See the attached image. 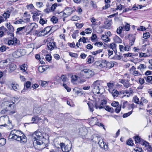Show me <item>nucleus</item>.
<instances>
[{
    "instance_id": "nucleus-1",
    "label": "nucleus",
    "mask_w": 152,
    "mask_h": 152,
    "mask_svg": "<svg viewBox=\"0 0 152 152\" xmlns=\"http://www.w3.org/2000/svg\"><path fill=\"white\" fill-rule=\"evenodd\" d=\"M9 137L12 139L20 141L22 143H25L27 142L26 136L18 130H13L11 131Z\"/></svg>"
},
{
    "instance_id": "nucleus-2",
    "label": "nucleus",
    "mask_w": 152,
    "mask_h": 152,
    "mask_svg": "<svg viewBox=\"0 0 152 152\" xmlns=\"http://www.w3.org/2000/svg\"><path fill=\"white\" fill-rule=\"evenodd\" d=\"M32 139L34 141H36L37 145L42 146V148H44L45 144L43 142L44 139L42 133L39 131H37L32 135Z\"/></svg>"
},
{
    "instance_id": "nucleus-3",
    "label": "nucleus",
    "mask_w": 152,
    "mask_h": 152,
    "mask_svg": "<svg viewBox=\"0 0 152 152\" xmlns=\"http://www.w3.org/2000/svg\"><path fill=\"white\" fill-rule=\"evenodd\" d=\"M101 82L97 80L95 81L91 86L92 91L94 94L102 93V90L103 89L101 85Z\"/></svg>"
},
{
    "instance_id": "nucleus-4",
    "label": "nucleus",
    "mask_w": 152,
    "mask_h": 152,
    "mask_svg": "<svg viewBox=\"0 0 152 152\" xmlns=\"http://www.w3.org/2000/svg\"><path fill=\"white\" fill-rule=\"evenodd\" d=\"M94 71L89 69H85L81 71L80 75L82 77L90 78L94 75Z\"/></svg>"
},
{
    "instance_id": "nucleus-5",
    "label": "nucleus",
    "mask_w": 152,
    "mask_h": 152,
    "mask_svg": "<svg viewBox=\"0 0 152 152\" xmlns=\"http://www.w3.org/2000/svg\"><path fill=\"white\" fill-rule=\"evenodd\" d=\"M8 125L10 127H12L11 125V122L9 120L8 117L7 115H4L0 117V126H5Z\"/></svg>"
},
{
    "instance_id": "nucleus-6",
    "label": "nucleus",
    "mask_w": 152,
    "mask_h": 152,
    "mask_svg": "<svg viewBox=\"0 0 152 152\" xmlns=\"http://www.w3.org/2000/svg\"><path fill=\"white\" fill-rule=\"evenodd\" d=\"M58 146H56V147L58 148H61L63 152H69L71 150L72 148V145H66L65 143L63 142H61L60 144H58Z\"/></svg>"
},
{
    "instance_id": "nucleus-7",
    "label": "nucleus",
    "mask_w": 152,
    "mask_h": 152,
    "mask_svg": "<svg viewBox=\"0 0 152 152\" xmlns=\"http://www.w3.org/2000/svg\"><path fill=\"white\" fill-rule=\"evenodd\" d=\"M23 51L24 50L23 49H18L12 53V56L15 58H19L23 55Z\"/></svg>"
},
{
    "instance_id": "nucleus-8",
    "label": "nucleus",
    "mask_w": 152,
    "mask_h": 152,
    "mask_svg": "<svg viewBox=\"0 0 152 152\" xmlns=\"http://www.w3.org/2000/svg\"><path fill=\"white\" fill-rule=\"evenodd\" d=\"M10 60L7 59L4 60L0 61V68H2L6 67H8L9 64Z\"/></svg>"
},
{
    "instance_id": "nucleus-9",
    "label": "nucleus",
    "mask_w": 152,
    "mask_h": 152,
    "mask_svg": "<svg viewBox=\"0 0 152 152\" xmlns=\"http://www.w3.org/2000/svg\"><path fill=\"white\" fill-rule=\"evenodd\" d=\"M107 61L106 60H103L100 63L99 61H97L95 62V64L97 66L98 68H100L107 66Z\"/></svg>"
},
{
    "instance_id": "nucleus-10",
    "label": "nucleus",
    "mask_w": 152,
    "mask_h": 152,
    "mask_svg": "<svg viewBox=\"0 0 152 152\" xmlns=\"http://www.w3.org/2000/svg\"><path fill=\"white\" fill-rule=\"evenodd\" d=\"M141 144L142 145L145 146L148 151H152V148L151 145H149L148 142L144 140L142 141Z\"/></svg>"
},
{
    "instance_id": "nucleus-11",
    "label": "nucleus",
    "mask_w": 152,
    "mask_h": 152,
    "mask_svg": "<svg viewBox=\"0 0 152 152\" xmlns=\"http://www.w3.org/2000/svg\"><path fill=\"white\" fill-rule=\"evenodd\" d=\"M18 42L19 41L17 39V38H13V39L9 40L7 42L9 45H12L18 44Z\"/></svg>"
},
{
    "instance_id": "nucleus-12",
    "label": "nucleus",
    "mask_w": 152,
    "mask_h": 152,
    "mask_svg": "<svg viewBox=\"0 0 152 152\" xmlns=\"http://www.w3.org/2000/svg\"><path fill=\"white\" fill-rule=\"evenodd\" d=\"M107 103V101L105 100H103L101 101V104L99 106L97 103H96L95 104V107L96 109H97L98 108L99 109L105 107V105Z\"/></svg>"
},
{
    "instance_id": "nucleus-13",
    "label": "nucleus",
    "mask_w": 152,
    "mask_h": 152,
    "mask_svg": "<svg viewBox=\"0 0 152 152\" xmlns=\"http://www.w3.org/2000/svg\"><path fill=\"white\" fill-rule=\"evenodd\" d=\"M47 46L48 49L50 50H53L56 48V42H50L48 43Z\"/></svg>"
},
{
    "instance_id": "nucleus-14",
    "label": "nucleus",
    "mask_w": 152,
    "mask_h": 152,
    "mask_svg": "<svg viewBox=\"0 0 152 152\" xmlns=\"http://www.w3.org/2000/svg\"><path fill=\"white\" fill-rule=\"evenodd\" d=\"M98 144L102 148L104 149V150H107L108 148V146L104 143L102 140H100L98 142Z\"/></svg>"
},
{
    "instance_id": "nucleus-15",
    "label": "nucleus",
    "mask_w": 152,
    "mask_h": 152,
    "mask_svg": "<svg viewBox=\"0 0 152 152\" xmlns=\"http://www.w3.org/2000/svg\"><path fill=\"white\" fill-rule=\"evenodd\" d=\"M130 77L129 75L127 74H124L122 77V79H119V82L120 83H122L124 81H126L127 80H129Z\"/></svg>"
},
{
    "instance_id": "nucleus-16",
    "label": "nucleus",
    "mask_w": 152,
    "mask_h": 152,
    "mask_svg": "<svg viewBox=\"0 0 152 152\" xmlns=\"http://www.w3.org/2000/svg\"><path fill=\"white\" fill-rule=\"evenodd\" d=\"M8 66H9V71L10 72H12L16 69V65L13 63H11L10 61L8 67Z\"/></svg>"
},
{
    "instance_id": "nucleus-17",
    "label": "nucleus",
    "mask_w": 152,
    "mask_h": 152,
    "mask_svg": "<svg viewBox=\"0 0 152 152\" xmlns=\"http://www.w3.org/2000/svg\"><path fill=\"white\" fill-rule=\"evenodd\" d=\"M27 65L25 64H22L20 66V70L22 71L24 75H27L28 74V72L26 71L27 67Z\"/></svg>"
},
{
    "instance_id": "nucleus-18",
    "label": "nucleus",
    "mask_w": 152,
    "mask_h": 152,
    "mask_svg": "<svg viewBox=\"0 0 152 152\" xmlns=\"http://www.w3.org/2000/svg\"><path fill=\"white\" fill-rule=\"evenodd\" d=\"M4 104L7 106L6 108L7 110H10V107L12 106V105L14 104V102L11 101L5 102L4 103Z\"/></svg>"
},
{
    "instance_id": "nucleus-19",
    "label": "nucleus",
    "mask_w": 152,
    "mask_h": 152,
    "mask_svg": "<svg viewBox=\"0 0 152 152\" xmlns=\"http://www.w3.org/2000/svg\"><path fill=\"white\" fill-rule=\"evenodd\" d=\"M48 68H49V66H40L39 67L38 70L40 72H43Z\"/></svg>"
},
{
    "instance_id": "nucleus-20",
    "label": "nucleus",
    "mask_w": 152,
    "mask_h": 152,
    "mask_svg": "<svg viewBox=\"0 0 152 152\" xmlns=\"http://www.w3.org/2000/svg\"><path fill=\"white\" fill-rule=\"evenodd\" d=\"M10 86L14 91H16L18 90L19 87L18 85L16 83L12 82L10 85Z\"/></svg>"
},
{
    "instance_id": "nucleus-21",
    "label": "nucleus",
    "mask_w": 152,
    "mask_h": 152,
    "mask_svg": "<svg viewBox=\"0 0 152 152\" xmlns=\"http://www.w3.org/2000/svg\"><path fill=\"white\" fill-rule=\"evenodd\" d=\"M6 26L10 32L12 33L14 31V27L10 23H7Z\"/></svg>"
},
{
    "instance_id": "nucleus-22",
    "label": "nucleus",
    "mask_w": 152,
    "mask_h": 152,
    "mask_svg": "<svg viewBox=\"0 0 152 152\" xmlns=\"http://www.w3.org/2000/svg\"><path fill=\"white\" fill-rule=\"evenodd\" d=\"M7 31V29L3 26L0 28V37L3 36L4 33Z\"/></svg>"
},
{
    "instance_id": "nucleus-23",
    "label": "nucleus",
    "mask_w": 152,
    "mask_h": 152,
    "mask_svg": "<svg viewBox=\"0 0 152 152\" xmlns=\"http://www.w3.org/2000/svg\"><path fill=\"white\" fill-rule=\"evenodd\" d=\"M129 80H127L126 81H124V82L121 83L123 84L124 87L126 88H128L131 85V84L129 83Z\"/></svg>"
},
{
    "instance_id": "nucleus-24",
    "label": "nucleus",
    "mask_w": 152,
    "mask_h": 152,
    "mask_svg": "<svg viewBox=\"0 0 152 152\" xmlns=\"http://www.w3.org/2000/svg\"><path fill=\"white\" fill-rule=\"evenodd\" d=\"M90 21L92 23L91 26L92 28L94 27L97 25V23L96 22V19L94 17H92L90 19Z\"/></svg>"
},
{
    "instance_id": "nucleus-25",
    "label": "nucleus",
    "mask_w": 152,
    "mask_h": 152,
    "mask_svg": "<svg viewBox=\"0 0 152 152\" xmlns=\"http://www.w3.org/2000/svg\"><path fill=\"white\" fill-rule=\"evenodd\" d=\"M65 11L66 12L67 15H68L69 16L73 12L74 10H72L71 8L68 7L66 9Z\"/></svg>"
},
{
    "instance_id": "nucleus-26",
    "label": "nucleus",
    "mask_w": 152,
    "mask_h": 152,
    "mask_svg": "<svg viewBox=\"0 0 152 152\" xmlns=\"http://www.w3.org/2000/svg\"><path fill=\"white\" fill-rule=\"evenodd\" d=\"M124 23H125V25H124L123 26V27L124 30H125L126 31H129L130 28L129 24L126 22H125Z\"/></svg>"
},
{
    "instance_id": "nucleus-27",
    "label": "nucleus",
    "mask_w": 152,
    "mask_h": 152,
    "mask_svg": "<svg viewBox=\"0 0 152 152\" xmlns=\"http://www.w3.org/2000/svg\"><path fill=\"white\" fill-rule=\"evenodd\" d=\"M101 38L105 42H107L110 41V38L106 35H102Z\"/></svg>"
},
{
    "instance_id": "nucleus-28",
    "label": "nucleus",
    "mask_w": 152,
    "mask_h": 152,
    "mask_svg": "<svg viewBox=\"0 0 152 152\" xmlns=\"http://www.w3.org/2000/svg\"><path fill=\"white\" fill-rule=\"evenodd\" d=\"M110 92L111 93L113 96L114 97H117L118 94H119L118 91L116 90L115 89H113L112 91H111V92Z\"/></svg>"
},
{
    "instance_id": "nucleus-29",
    "label": "nucleus",
    "mask_w": 152,
    "mask_h": 152,
    "mask_svg": "<svg viewBox=\"0 0 152 152\" xmlns=\"http://www.w3.org/2000/svg\"><path fill=\"white\" fill-rule=\"evenodd\" d=\"M47 34V32L44 29L42 30L39 31L38 33V35L39 36H44Z\"/></svg>"
},
{
    "instance_id": "nucleus-30",
    "label": "nucleus",
    "mask_w": 152,
    "mask_h": 152,
    "mask_svg": "<svg viewBox=\"0 0 152 152\" xmlns=\"http://www.w3.org/2000/svg\"><path fill=\"white\" fill-rule=\"evenodd\" d=\"M6 143V140L0 137V147L4 146Z\"/></svg>"
},
{
    "instance_id": "nucleus-31",
    "label": "nucleus",
    "mask_w": 152,
    "mask_h": 152,
    "mask_svg": "<svg viewBox=\"0 0 152 152\" xmlns=\"http://www.w3.org/2000/svg\"><path fill=\"white\" fill-rule=\"evenodd\" d=\"M10 15V12L9 11H7L4 12L3 14V16L4 17L7 19L9 17Z\"/></svg>"
},
{
    "instance_id": "nucleus-32",
    "label": "nucleus",
    "mask_w": 152,
    "mask_h": 152,
    "mask_svg": "<svg viewBox=\"0 0 152 152\" xmlns=\"http://www.w3.org/2000/svg\"><path fill=\"white\" fill-rule=\"evenodd\" d=\"M135 143H138L141 142L143 140H141L140 137L138 136H136L134 137Z\"/></svg>"
},
{
    "instance_id": "nucleus-33",
    "label": "nucleus",
    "mask_w": 152,
    "mask_h": 152,
    "mask_svg": "<svg viewBox=\"0 0 152 152\" xmlns=\"http://www.w3.org/2000/svg\"><path fill=\"white\" fill-rule=\"evenodd\" d=\"M133 100H134V102L138 104H141V102L139 101V99L137 96H134L133 98Z\"/></svg>"
},
{
    "instance_id": "nucleus-34",
    "label": "nucleus",
    "mask_w": 152,
    "mask_h": 152,
    "mask_svg": "<svg viewBox=\"0 0 152 152\" xmlns=\"http://www.w3.org/2000/svg\"><path fill=\"white\" fill-rule=\"evenodd\" d=\"M94 59L93 57L91 56H89L87 58V63L90 64L92 63V61Z\"/></svg>"
},
{
    "instance_id": "nucleus-35",
    "label": "nucleus",
    "mask_w": 152,
    "mask_h": 152,
    "mask_svg": "<svg viewBox=\"0 0 152 152\" xmlns=\"http://www.w3.org/2000/svg\"><path fill=\"white\" fill-rule=\"evenodd\" d=\"M107 86L109 87V91L110 92H111V91L113 90V88L114 86V84L113 83H107Z\"/></svg>"
},
{
    "instance_id": "nucleus-36",
    "label": "nucleus",
    "mask_w": 152,
    "mask_h": 152,
    "mask_svg": "<svg viewBox=\"0 0 152 152\" xmlns=\"http://www.w3.org/2000/svg\"><path fill=\"white\" fill-rule=\"evenodd\" d=\"M32 14H33L32 17L33 19H36L37 17L39 16L40 14V13H38L36 11H34Z\"/></svg>"
},
{
    "instance_id": "nucleus-37",
    "label": "nucleus",
    "mask_w": 152,
    "mask_h": 152,
    "mask_svg": "<svg viewBox=\"0 0 152 152\" xmlns=\"http://www.w3.org/2000/svg\"><path fill=\"white\" fill-rule=\"evenodd\" d=\"M60 79L63 82V83H65L68 80L67 77L65 75H61V76L60 77Z\"/></svg>"
},
{
    "instance_id": "nucleus-38",
    "label": "nucleus",
    "mask_w": 152,
    "mask_h": 152,
    "mask_svg": "<svg viewBox=\"0 0 152 152\" xmlns=\"http://www.w3.org/2000/svg\"><path fill=\"white\" fill-rule=\"evenodd\" d=\"M89 108L90 111L91 112H93L94 109V107L93 104L91 103H87Z\"/></svg>"
},
{
    "instance_id": "nucleus-39",
    "label": "nucleus",
    "mask_w": 152,
    "mask_h": 152,
    "mask_svg": "<svg viewBox=\"0 0 152 152\" xmlns=\"http://www.w3.org/2000/svg\"><path fill=\"white\" fill-rule=\"evenodd\" d=\"M102 49H99L94 51H93L91 52V54L93 55H96L102 52Z\"/></svg>"
},
{
    "instance_id": "nucleus-40",
    "label": "nucleus",
    "mask_w": 152,
    "mask_h": 152,
    "mask_svg": "<svg viewBox=\"0 0 152 152\" xmlns=\"http://www.w3.org/2000/svg\"><path fill=\"white\" fill-rule=\"evenodd\" d=\"M123 29H124L123 27L122 26L119 27L117 30V33L119 34H121Z\"/></svg>"
},
{
    "instance_id": "nucleus-41",
    "label": "nucleus",
    "mask_w": 152,
    "mask_h": 152,
    "mask_svg": "<svg viewBox=\"0 0 152 152\" xmlns=\"http://www.w3.org/2000/svg\"><path fill=\"white\" fill-rule=\"evenodd\" d=\"M51 21L54 23H56L57 22L58 20L57 18L56 17L53 16L51 19Z\"/></svg>"
},
{
    "instance_id": "nucleus-42",
    "label": "nucleus",
    "mask_w": 152,
    "mask_h": 152,
    "mask_svg": "<svg viewBox=\"0 0 152 152\" xmlns=\"http://www.w3.org/2000/svg\"><path fill=\"white\" fill-rule=\"evenodd\" d=\"M140 102H141L140 104L143 105V103H147L148 102V101L144 97H142L141 99Z\"/></svg>"
},
{
    "instance_id": "nucleus-43",
    "label": "nucleus",
    "mask_w": 152,
    "mask_h": 152,
    "mask_svg": "<svg viewBox=\"0 0 152 152\" xmlns=\"http://www.w3.org/2000/svg\"><path fill=\"white\" fill-rule=\"evenodd\" d=\"M150 37V34L149 32L144 33L143 34V38L145 39H147Z\"/></svg>"
},
{
    "instance_id": "nucleus-44",
    "label": "nucleus",
    "mask_w": 152,
    "mask_h": 152,
    "mask_svg": "<svg viewBox=\"0 0 152 152\" xmlns=\"http://www.w3.org/2000/svg\"><path fill=\"white\" fill-rule=\"evenodd\" d=\"M47 21V20L45 19H44L42 18L41 17H40V19L39 20V23L42 25L46 23Z\"/></svg>"
},
{
    "instance_id": "nucleus-45",
    "label": "nucleus",
    "mask_w": 152,
    "mask_h": 152,
    "mask_svg": "<svg viewBox=\"0 0 152 152\" xmlns=\"http://www.w3.org/2000/svg\"><path fill=\"white\" fill-rule=\"evenodd\" d=\"M129 90H127L125 91L126 94H128L129 95H130L131 94H132L133 93V91L132 89L131 88H129Z\"/></svg>"
},
{
    "instance_id": "nucleus-46",
    "label": "nucleus",
    "mask_w": 152,
    "mask_h": 152,
    "mask_svg": "<svg viewBox=\"0 0 152 152\" xmlns=\"http://www.w3.org/2000/svg\"><path fill=\"white\" fill-rule=\"evenodd\" d=\"M126 143L127 145L130 146H133L134 144L133 141L131 139H129L127 141Z\"/></svg>"
},
{
    "instance_id": "nucleus-47",
    "label": "nucleus",
    "mask_w": 152,
    "mask_h": 152,
    "mask_svg": "<svg viewBox=\"0 0 152 152\" xmlns=\"http://www.w3.org/2000/svg\"><path fill=\"white\" fill-rule=\"evenodd\" d=\"M57 6V3H55L53 4L51 7V11H54L56 9V7Z\"/></svg>"
},
{
    "instance_id": "nucleus-48",
    "label": "nucleus",
    "mask_w": 152,
    "mask_h": 152,
    "mask_svg": "<svg viewBox=\"0 0 152 152\" xmlns=\"http://www.w3.org/2000/svg\"><path fill=\"white\" fill-rule=\"evenodd\" d=\"M31 84V83L30 81H27L25 84L24 86H25L26 88H28L30 87Z\"/></svg>"
},
{
    "instance_id": "nucleus-49",
    "label": "nucleus",
    "mask_w": 152,
    "mask_h": 152,
    "mask_svg": "<svg viewBox=\"0 0 152 152\" xmlns=\"http://www.w3.org/2000/svg\"><path fill=\"white\" fill-rule=\"evenodd\" d=\"M133 74L135 76H139L141 75V74L140 72L136 70H134L133 72Z\"/></svg>"
},
{
    "instance_id": "nucleus-50",
    "label": "nucleus",
    "mask_w": 152,
    "mask_h": 152,
    "mask_svg": "<svg viewBox=\"0 0 152 152\" xmlns=\"http://www.w3.org/2000/svg\"><path fill=\"white\" fill-rule=\"evenodd\" d=\"M132 113V111H130L127 113L124 114L123 115V117L124 118H126L129 116Z\"/></svg>"
},
{
    "instance_id": "nucleus-51",
    "label": "nucleus",
    "mask_w": 152,
    "mask_h": 152,
    "mask_svg": "<svg viewBox=\"0 0 152 152\" xmlns=\"http://www.w3.org/2000/svg\"><path fill=\"white\" fill-rule=\"evenodd\" d=\"M69 54L71 56L75 58H77L78 56V55L77 54L75 53L69 52Z\"/></svg>"
},
{
    "instance_id": "nucleus-52",
    "label": "nucleus",
    "mask_w": 152,
    "mask_h": 152,
    "mask_svg": "<svg viewBox=\"0 0 152 152\" xmlns=\"http://www.w3.org/2000/svg\"><path fill=\"white\" fill-rule=\"evenodd\" d=\"M110 47L111 49L114 51L115 50L116 45L114 43H112L110 44Z\"/></svg>"
},
{
    "instance_id": "nucleus-53",
    "label": "nucleus",
    "mask_w": 152,
    "mask_h": 152,
    "mask_svg": "<svg viewBox=\"0 0 152 152\" xmlns=\"http://www.w3.org/2000/svg\"><path fill=\"white\" fill-rule=\"evenodd\" d=\"M79 19V17L76 15H74L72 18V20L73 21H77Z\"/></svg>"
},
{
    "instance_id": "nucleus-54",
    "label": "nucleus",
    "mask_w": 152,
    "mask_h": 152,
    "mask_svg": "<svg viewBox=\"0 0 152 152\" xmlns=\"http://www.w3.org/2000/svg\"><path fill=\"white\" fill-rule=\"evenodd\" d=\"M63 86L67 90L68 92H70L71 91V88L68 87L66 84L63 83Z\"/></svg>"
},
{
    "instance_id": "nucleus-55",
    "label": "nucleus",
    "mask_w": 152,
    "mask_h": 152,
    "mask_svg": "<svg viewBox=\"0 0 152 152\" xmlns=\"http://www.w3.org/2000/svg\"><path fill=\"white\" fill-rule=\"evenodd\" d=\"M135 39V38L134 37L133 38L132 40L129 43V47H130L133 45V43L134 42Z\"/></svg>"
},
{
    "instance_id": "nucleus-56",
    "label": "nucleus",
    "mask_w": 152,
    "mask_h": 152,
    "mask_svg": "<svg viewBox=\"0 0 152 152\" xmlns=\"http://www.w3.org/2000/svg\"><path fill=\"white\" fill-rule=\"evenodd\" d=\"M85 32L87 34H91L92 32V29L91 28H88L85 30Z\"/></svg>"
},
{
    "instance_id": "nucleus-57",
    "label": "nucleus",
    "mask_w": 152,
    "mask_h": 152,
    "mask_svg": "<svg viewBox=\"0 0 152 152\" xmlns=\"http://www.w3.org/2000/svg\"><path fill=\"white\" fill-rule=\"evenodd\" d=\"M25 27L26 26H23V27L18 28L17 29L16 33H18L20 31H22L23 30L25 29Z\"/></svg>"
},
{
    "instance_id": "nucleus-58",
    "label": "nucleus",
    "mask_w": 152,
    "mask_h": 152,
    "mask_svg": "<svg viewBox=\"0 0 152 152\" xmlns=\"http://www.w3.org/2000/svg\"><path fill=\"white\" fill-rule=\"evenodd\" d=\"M76 26L78 28H81L84 25V24L83 23H76Z\"/></svg>"
},
{
    "instance_id": "nucleus-59",
    "label": "nucleus",
    "mask_w": 152,
    "mask_h": 152,
    "mask_svg": "<svg viewBox=\"0 0 152 152\" xmlns=\"http://www.w3.org/2000/svg\"><path fill=\"white\" fill-rule=\"evenodd\" d=\"M36 5L37 7L39 8H40L42 7L43 6V4L42 2H37Z\"/></svg>"
},
{
    "instance_id": "nucleus-60",
    "label": "nucleus",
    "mask_w": 152,
    "mask_h": 152,
    "mask_svg": "<svg viewBox=\"0 0 152 152\" xmlns=\"http://www.w3.org/2000/svg\"><path fill=\"white\" fill-rule=\"evenodd\" d=\"M134 150L136 152H142L143 151L142 148L140 147L136 148L134 149Z\"/></svg>"
},
{
    "instance_id": "nucleus-61",
    "label": "nucleus",
    "mask_w": 152,
    "mask_h": 152,
    "mask_svg": "<svg viewBox=\"0 0 152 152\" xmlns=\"http://www.w3.org/2000/svg\"><path fill=\"white\" fill-rule=\"evenodd\" d=\"M68 45L71 48H75V43L73 42L71 43L68 42L67 43Z\"/></svg>"
},
{
    "instance_id": "nucleus-62",
    "label": "nucleus",
    "mask_w": 152,
    "mask_h": 152,
    "mask_svg": "<svg viewBox=\"0 0 152 152\" xmlns=\"http://www.w3.org/2000/svg\"><path fill=\"white\" fill-rule=\"evenodd\" d=\"M52 57L49 55L48 54L46 55L45 58L47 61H49L51 60Z\"/></svg>"
},
{
    "instance_id": "nucleus-63",
    "label": "nucleus",
    "mask_w": 152,
    "mask_h": 152,
    "mask_svg": "<svg viewBox=\"0 0 152 152\" xmlns=\"http://www.w3.org/2000/svg\"><path fill=\"white\" fill-rule=\"evenodd\" d=\"M147 81L150 82L152 80V76H149L145 78Z\"/></svg>"
},
{
    "instance_id": "nucleus-64",
    "label": "nucleus",
    "mask_w": 152,
    "mask_h": 152,
    "mask_svg": "<svg viewBox=\"0 0 152 152\" xmlns=\"http://www.w3.org/2000/svg\"><path fill=\"white\" fill-rule=\"evenodd\" d=\"M149 63L150 65L149 66L148 68L149 69L152 70V59H151L149 60Z\"/></svg>"
}]
</instances>
